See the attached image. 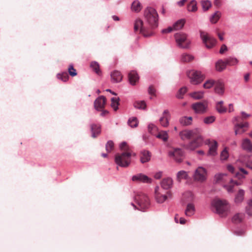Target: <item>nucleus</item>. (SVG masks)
I'll return each instance as SVG.
<instances>
[{"label":"nucleus","mask_w":252,"mask_h":252,"mask_svg":"<svg viewBox=\"0 0 252 252\" xmlns=\"http://www.w3.org/2000/svg\"><path fill=\"white\" fill-rule=\"evenodd\" d=\"M144 16L150 27H146L142 20L137 19L134 22V30L145 37H149L154 34L153 29L158 26V14L155 9L148 7L145 10Z\"/></svg>","instance_id":"nucleus-1"},{"label":"nucleus","mask_w":252,"mask_h":252,"mask_svg":"<svg viewBox=\"0 0 252 252\" xmlns=\"http://www.w3.org/2000/svg\"><path fill=\"white\" fill-rule=\"evenodd\" d=\"M120 148L123 153L116 155L115 161L121 167H128L131 162V157L135 156V154L132 152L126 142H122L120 145Z\"/></svg>","instance_id":"nucleus-2"},{"label":"nucleus","mask_w":252,"mask_h":252,"mask_svg":"<svg viewBox=\"0 0 252 252\" xmlns=\"http://www.w3.org/2000/svg\"><path fill=\"white\" fill-rule=\"evenodd\" d=\"M211 204L216 213L221 217H226L231 212V205L226 200L214 199Z\"/></svg>","instance_id":"nucleus-3"},{"label":"nucleus","mask_w":252,"mask_h":252,"mask_svg":"<svg viewBox=\"0 0 252 252\" xmlns=\"http://www.w3.org/2000/svg\"><path fill=\"white\" fill-rule=\"evenodd\" d=\"M135 201L138 206L136 207L132 204L133 207L139 210L142 211L149 207L150 206V200L148 197L144 193H140L135 197Z\"/></svg>","instance_id":"nucleus-4"},{"label":"nucleus","mask_w":252,"mask_h":252,"mask_svg":"<svg viewBox=\"0 0 252 252\" xmlns=\"http://www.w3.org/2000/svg\"><path fill=\"white\" fill-rule=\"evenodd\" d=\"M177 45L183 49H189L190 45V41L186 34L183 32H178L174 35Z\"/></svg>","instance_id":"nucleus-5"},{"label":"nucleus","mask_w":252,"mask_h":252,"mask_svg":"<svg viewBox=\"0 0 252 252\" xmlns=\"http://www.w3.org/2000/svg\"><path fill=\"white\" fill-rule=\"evenodd\" d=\"M187 75L190 79V82L193 85H198L204 80V76L202 73L197 70H190L187 72Z\"/></svg>","instance_id":"nucleus-6"},{"label":"nucleus","mask_w":252,"mask_h":252,"mask_svg":"<svg viewBox=\"0 0 252 252\" xmlns=\"http://www.w3.org/2000/svg\"><path fill=\"white\" fill-rule=\"evenodd\" d=\"M155 199L158 203H162L168 198L171 197V193L169 191L164 192V190L159 187H157L155 190Z\"/></svg>","instance_id":"nucleus-7"},{"label":"nucleus","mask_w":252,"mask_h":252,"mask_svg":"<svg viewBox=\"0 0 252 252\" xmlns=\"http://www.w3.org/2000/svg\"><path fill=\"white\" fill-rule=\"evenodd\" d=\"M200 134L199 129H194L192 130H184L179 133V136L183 140L189 139L191 138H195L199 137Z\"/></svg>","instance_id":"nucleus-8"},{"label":"nucleus","mask_w":252,"mask_h":252,"mask_svg":"<svg viewBox=\"0 0 252 252\" xmlns=\"http://www.w3.org/2000/svg\"><path fill=\"white\" fill-rule=\"evenodd\" d=\"M206 145L208 146V156L215 157L218 155V144L216 140L213 139L206 140Z\"/></svg>","instance_id":"nucleus-9"},{"label":"nucleus","mask_w":252,"mask_h":252,"mask_svg":"<svg viewBox=\"0 0 252 252\" xmlns=\"http://www.w3.org/2000/svg\"><path fill=\"white\" fill-rule=\"evenodd\" d=\"M193 179L195 182H203L205 180V168L202 166L198 167L194 172Z\"/></svg>","instance_id":"nucleus-10"},{"label":"nucleus","mask_w":252,"mask_h":252,"mask_svg":"<svg viewBox=\"0 0 252 252\" xmlns=\"http://www.w3.org/2000/svg\"><path fill=\"white\" fill-rule=\"evenodd\" d=\"M169 156L172 157L177 162H181L183 159V152L179 148L174 149L172 151L169 152Z\"/></svg>","instance_id":"nucleus-11"},{"label":"nucleus","mask_w":252,"mask_h":252,"mask_svg":"<svg viewBox=\"0 0 252 252\" xmlns=\"http://www.w3.org/2000/svg\"><path fill=\"white\" fill-rule=\"evenodd\" d=\"M170 119V115L169 111L167 110H164L159 120L160 125L163 127H167L169 126Z\"/></svg>","instance_id":"nucleus-12"},{"label":"nucleus","mask_w":252,"mask_h":252,"mask_svg":"<svg viewBox=\"0 0 252 252\" xmlns=\"http://www.w3.org/2000/svg\"><path fill=\"white\" fill-rule=\"evenodd\" d=\"M249 124L248 122L244 123H236L234 126V130L235 135L240 134L246 131V129L249 127Z\"/></svg>","instance_id":"nucleus-13"},{"label":"nucleus","mask_w":252,"mask_h":252,"mask_svg":"<svg viewBox=\"0 0 252 252\" xmlns=\"http://www.w3.org/2000/svg\"><path fill=\"white\" fill-rule=\"evenodd\" d=\"M106 104V98L103 96L98 97L94 102L95 108L97 110H102Z\"/></svg>","instance_id":"nucleus-14"},{"label":"nucleus","mask_w":252,"mask_h":252,"mask_svg":"<svg viewBox=\"0 0 252 252\" xmlns=\"http://www.w3.org/2000/svg\"><path fill=\"white\" fill-rule=\"evenodd\" d=\"M193 140L191 142L188 146V148L193 150L199 147L202 143V138L199 134V137L193 138Z\"/></svg>","instance_id":"nucleus-15"},{"label":"nucleus","mask_w":252,"mask_h":252,"mask_svg":"<svg viewBox=\"0 0 252 252\" xmlns=\"http://www.w3.org/2000/svg\"><path fill=\"white\" fill-rule=\"evenodd\" d=\"M132 180L133 181H139L146 183H151L152 181L151 179L142 174H138L133 176Z\"/></svg>","instance_id":"nucleus-16"},{"label":"nucleus","mask_w":252,"mask_h":252,"mask_svg":"<svg viewBox=\"0 0 252 252\" xmlns=\"http://www.w3.org/2000/svg\"><path fill=\"white\" fill-rule=\"evenodd\" d=\"M215 92L217 94L222 95L224 92V83L218 80L216 82Z\"/></svg>","instance_id":"nucleus-17"},{"label":"nucleus","mask_w":252,"mask_h":252,"mask_svg":"<svg viewBox=\"0 0 252 252\" xmlns=\"http://www.w3.org/2000/svg\"><path fill=\"white\" fill-rule=\"evenodd\" d=\"M128 80L130 84L132 85H135L139 80V76L135 71H131L128 75Z\"/></svg>","instance_id":"nucleus-18"},{"label":"nucleus","mask_w":252,"mask_h":252,"mask_svg":"<svg viewBox=\"0 0 252 252\" xmlns=\"http://www.w3.org/2000/svg\"><path fill=\"white\" fill-rule=\"evenodd\" d=\"M226 61L221 59L218 60L215 63V69L217 71L222 72L226 68Z\"/></svg>","instance_id":"nucleus-19"},{"label":"nucleus","mask_w":252,"mask_h":252,"mask_svg":"<svg viewBox=\"0 0 252 252\" xmlns=\"http://www.w3.org/2000/svg\"><path fill=\"white\" fill-rule=\"evenodd\" d=\"M192 108L196 113H203L205 111V104L203 102H199L192 105Z\"/></svg>","instance_id":"nucleus-20"},{"label":"nucleus","mask_w":252,"mask_h":252,"mask_svg":"<svg viewBox=\"0 0 252 252\" xmlns=\"http://www.w3.org/2000/svg\"><path fill=\"white\" fill-rule=\"evenodd\" d=\"M151 154L147 150H143L140 153V161L144 163L149 161L151 159Z\"/></svg>","instance_id":"nucleus-21"},{"label":"nucleus","mask_w":252,"mask_h":252,"mask_svg":"<svg viewBox=\"0 0 252 252\" xmlns=\"http://www.w3.org/2000/svg\"><path fill=\"white\" fill-rule=\"evenodd\" d=\"M123 76L121 73L118 71L115 70L111 73V80L113 83H118L122 80Z\"/></svg>","instance_id":"nucleus-22"},{"label":"nucleus","mask_w":252,"mask_h":252,"mask_svg":"<svg viewBox=\"0 0 252 252\" xmlns=\"http://www.w3.org/2000/svg\"><path fill=\"white\" fill-rule=\"evenodd\" d=\"M227 180V176L225 173H218L214 176V181L216 183H223Z\"/></svg>","instance_id":"nucleus-23"},{"label":"nucleus","mask_w":252,"mask_h":252,"mask_svg":"<svg viewBox=\"0 0 252 252\" xmlns=\"http://www.w3.org/2000/svg\"><path fill=\"white\" fill-rule=\"evenodd\" d=\"M173 184L172 179L170 178H167L163 179L161 182V186L163 190L168 189L171 188Z\"/></svg>","instance_id":"nucleus-24"},{"label":"nucleus","mask_w":252,"mask_h":252,"mask_svg":"<svg viewBox=\"0 0 252 252\" xmlns=\"http://www.w3.org/2000/svg\"><path fill=\"white\" fill-rule=\"evenodd\" d=\"M221 16V12L219 11H216L210 16L209 18V21L213 24H216L219 20Z\"/></svg>","instance_id":"nucleus-25"},{"label":"nucleus","mask_w":252,"mask_h":252,"mask_svg":"<svg viewBox=\"0 0 252 252\" xmlns=\"http://www.w3.org/2000/svg\"><path fill=\"white\" fill-rule=\"evenodd\" d=\"M216 44V40L206 33V48H211Z\"/></svg>","instance_id":"nucleus-26"},{"label":"nucleus","mask_w":252,"mask_h":252,"mask_svg":"<svg viewBox=\"0 0 252 252\" xmlns=\"http://www.w3.org/2000/svg\"><path fill=\"white\" fill-rule=\"evenodd\" d=\"M245 215L242 213H237L235 214L232 218V221L235 223L241 222L244 219Z\"/></svg>","instance_id":"nucleus-27"},{"label":"nucleus","mask_w":252,"mask_h":252,"mask_svg":"<svg viewBox=\"0 0 252 252\" xmlns=\"http://www.w3.org/2000/svg\"><path fill=\"white\" fill-rule=\"evenodd\" d=\"M242 147L245 150L251 151L252 150V144L249 139H245L242 141Z\"/></svg>","instance_id":"nucleus-28"},{"label":"nucleus","mask_w":252,"mask_h":252,"mask_svg":"<svg viewBox=\"0 0 252 252\" xmlns=\"http://www.w3.org/2000/svg\"><path fill=\"white\" fill-rule=\"evenodd\" d=\"M245 191L243 189H240L239 190L238 193L235 196L234 201L236 203H240L242 202L244 199V196Z\"/></svg>","instance_id":"nucleus-29"},{"label":"nucleus","mask_w":252,"mask_h":252,"mask_svg":"<svg viewBox=\"0 0 252 252\" xmlns=\"http://www.w3.org/2000/svg\"><path fill=\"white\" fill-rule=\"evenodd\" d=\"M189 178L188 173L184 170L179 171L177 174V180L179 182L183 179H188Z\"/></svg>","instance_id":"nucleus-30"},{"label":"nucleus","mask_w":252,"mask_h":252,"mask_svg":"<svg viewBox=\"0 0 252 252\" xmlns=\"http://www.w3.org/2000/svg\"><path fill=\"white\" fill-rule=\"evenodd\" d=\"M225 60L227 65L229 66H235L239 63V60L237 58L233 57H229Z\"/></svg>","instance_id":"nucleus-31"},{"label":"nucleus","mask_w":252,"mask_h":252,"mask_svg":"<svg viewBox=\"0 0 252 252\" xmlns=\"http://www.w3.org/2000/svg\"><path fill=\"white\" fill-rule=\"evenodd\" d=\"M92 136L96 137L100 133V127L99 125L93 124L91 126Z\"/></svg>","instance_id":"nucleus-32"},{"label":"nucleus","mask_w":252,"mask_h":252,"mask_svg":"<svg viewBox=\"0 0 252 252\" xmlns=\"http://www.w3.org/2000/svg\"><path fill=\"white\" fill-rule=\"evenodd\" d=\"M216 108L217 111L220 113H223L226 112L227 109L223 105V101H220L217 102L216 105Z\"/></svg>","instance_id":"nucleus-33"},{"label":"nucleus","mask_w":252,"mask_h":252,"mask_svg":"<svg viewBox=\"0 0 252 252\" xmlns=\"http://www.w3.org/2000/svg\"><path fill=\"white\" fill-rule=\"evenodd\" d=\"M90 66L98 75L100 76L101 75V71L99 68V64L98 63L93 62L91 63Z\"/></svg>","instance_id":"nucleus-34"},{"label":"nucleus","mask_w":252,"mask_h":252,"mask_svg":"<svg viewBox=\"0 0 252 252\" xmlns=\"http://www.w3.org/2000/svg\"><path fill=\"white\" fill-rule=\"evenodd\" d=\"M142 9V6L138 0L134 1L131 4V9L136 12H139Z\"/></svg>","instance_id":"nucleus-35"},{"label":"nucleus","mask_w":252,"mask_h":252,"mask_svg":"<svg viewBox=\"0 0 252 252\" xmlns=\"http://www.w3.org/2000/svg\"><path fill=\"white\" fill-rule=\"evenodd\" d=\"M194 212V206L192 204H188L185 210V215L187 216H191Z\"/></svg>","instance_id":"nucleus-36"},{"label":"nucleus","mask_w":252,"mask_h":252,"mask_svg":"<svg viewBox=\"0 0 252 252\" xmlns=\"http://www.w3.org/2000/svg\"><path fill=\"white\" fill-rule=\"evenodd\" d=\"M157 137L162 140L164 142H166L168 139V132L166 131L161 130L157 135Z\"/></svg>","instance_id":"nucleus-37"},{"label":"nucleus","mask_w":252,"mask_h":252,"mask_svg":"<svg viewBox=\"0 0 252 252\" xmlns=\"http://www.w3.org/2000/svg\"><path fill=\"white\" fill-rule=\"evenodd\" d=\"M192 118L191 117H183L180 119V123L183 126H188L191 124Z\"/></svg>","instance_id":"nucleus-38"},{"label":"nucleus","mask_w":252,"mask_h":252,"mask_svg":"<svg viewBox=\"0 0 252 252\" xmlns=\"http://www.w3.org/2000/svg\"><path fill=\"white\" fill-rule=\"evenodd\" d=\"M111 106L113 108L114 111H117L118 109V106L119 105V98L117 97H112L111 99Z\"/></svg>","instance_id":"nucleus-39"},{"label":"nucleus","mask_w":252,"mask_h":252,"mask_svg":"<svg viewBox=\"0 0 252 252\" xmlns=\"http://www.w3.org/2000/svg\"><path fill=\"white\" fill-rule=\"evenodd\" d=\"M193 59V56L187 53L183 54L181 56V61L185 63L191 62Z\"/></svg>","instance_id":"nucleus-40"},{"label":"nucleus","mask_w":252,"mask_h":252,"mask_svg":"<svg viewBox=\"0 0 252 252\" xmlns=\"http://www.w3.org/2000/svg\"><path fill=\"white\" fill-rule=\"evenodd\" d=\"M185 23V21L183 19L178 20L173 26L174 30H179L181 29L184 26Z\"/></svg>","instance_id":"nucleus-41"},{"label":"nucleus","mask_w":252,"mask_h":252,"mask_svg":"<svg viewBox=\"0 0 252 252\" xmlns=\"http://www.w3.org/2000/svg\"><path fill=\"white\" fill-rule=\"evenodd\" d=\"M240 172H237L235 174V176L239 179H244L245 176V175L248 174V172L244 168L239 167Z\"/></svg>","instance_id":"nucleus-42"},{"label":"nucleus","mask_w":252,"mask_h":252,"mask_svg":"<svg viewBox=\"0 0 252 252\" xmlns=\"http://www.w3.org/2000/svg\"><path fill=\"white\" fill-rule=\"evenodd\" d=\"M134 107L137 109H144L146 107V102L144 101H137L133 104Z\"/></svg>","instance_id":"nucleus-43"},{"label":"nucleus","mask_w":252,"mask_h":252,"mask_svg":"<svg viewBox=\"0 0 252 252\" xmlns=\"http://www.w3.org/2000/svg\"><path fill=\"white\" fill-rule=\"evenodd\" d=\"M189 95L195 99H200L203 97L204 93L203 92H195L190 93Z\"/></svg>","instance_id":"nucleus-44"},{"label":"nucleus","mask_w":252,"mask_h":252,"mask_svg":"<svg viewBox=\"0 0 252 252\" xmlns=\"http://www.w3.org/2000/svg\"><path fill=\"white\" fill-rule=\"evenodd\" d=\"M188 10L189 11L195 12L197 10L196 2L195 0H192L188 5Z\"/></svg>","instance_id":"nucleus-45"},{"label":"nucleus","mask_w":252,"mask_h":252,"mask_svg":"<svg viewBox=\"0 0 252 252\" xmlns=\"http://www.w3.org/2000/svg\"><path fill=\"white\" fill-rule=\"evenodd\" d=\"M57 78L63 81L66 82L69 78L68 74L66 72H63L61 73H59L57 75Z\"/></svg>","instance_id":"nucleus-46"},{"label":"nucleus","mask_w":252,"mask_h":252,"mask_svg":"<svg viewBox=\"0 0 252 252\" xmlns=\"http://www.w3.org/2000/svg\"><path fill=\"white\" fill-rule=\"evenodd\" d=\"M229 157V153L226 148H225L221 152L220 158L221 160H226Z\"/></svg>","instance_id":"nucleus-47"},{"label":"nucleus","mask_w":252,"mask_h":252,"mask_svg":"<svg viewBox=\"0 0 252 252\" xmlns=\"http://www.w3.org/2000/svg\"><path fill=\"white\" fill-rule=\"evenodd\" d=\"M128 124L131 127H136L138 125V121L137 118L135 117L130 118L128 121Z\"/></svg>","instance_id":"nucleus-48"},{"label":"nucleus","mask_w":252,"mask_h":252,"mask_svg":"<svg viewBox=\"0 0 252 252\" xmlns=\"http://www.w3.org/2000/svg\"><path fill=\"white\" fill-rule=\"evenodd\" d=\"M68 72L69 74L72 77L75 76L77 74L76 70L74 68L72 65H69L68 68Z\"/></svg>","instance_id":"nucleus-49"},{"label":"nucleus","mask_w":252,"mask_h":252,"mask_svg":"<svg viewBox=\"0 0 252 252\" xmlns=\"http://www.w3.org/2000/svg\"><path fill=\"white\" fill-rule=\"evenodd\" d=\"M114 148V143L112 141H108L106 144L105 149L107 152H110Z\"/></svg>","instance_id":"nucleus-50"},{"label":"nucleus","mask_w":252,"mask_h":252,"mask_svg":"<svg viewBox=\"0 0 252 252\" xmlns=\"http://www.w3.org/2000/svg\"><path fill=\"white\" fill-rule=\"evenodd\" d=\"M187 88L186 87H183L181 88L177 93V97L178 98H182L183 95L187 92Z\"/></svg>","instance_id":"nucleus-51"},{"label":"nucleus","mask_w":252,"mask_h":252,"mask_svg":"<svg viewBox=\"0 0 252 252\" xmlns=\"http://www.w3.org/2000/svg\"><path fill=\"white\" fill-rule=\"evenodd\" d=\"M216 82L214 80L209 79L206 81V89H210L212 88L215 84H216Z\"/></svg>","instance_id":"nucleus-52"},{"label":"nucleus","mask_w":252,"mask_h":252,"mask_svg":"<svg viewBox=\"0 0 252 252\" xmlns=\"http://www.w3.org/2000/svg\"><path fill=\"white\" fill-rule=\"evenodd\" d=\"M216 120V117L214 116L206 117V124H210L213 123Z\"/></svg>","instance_id":"nucleus-53"},{"label":"nucleus","mask_w":252,"mask_h":252,"mask_svg":"<svg viewBox=\"0 0 252 252\" xmlns=\"http://www.w3.org/2000/svg\"><path fill=\"white\" fill-rule=\"evenodd\" d=\"M223 187L226 189V190L228 192H233V189L234 186L233 185V184L230 185H224Z\"/></svg>","instance_id":"nucleus-54"},{"label":"nucleus","mask_w":252,"mask_h":252,"mask_svg":"<svg viewBox=\"0 0 252 252\" xmlns=\"http://www.w3.org/2000/svg\"><path fill=\"white\" fill-rule=\"evenodd\" d=\"M148 131L151 133H153V131L157 129V126L153 124H149L148 126Z\"/></svg>","instance_id":"nucleus-55"},{"label":"nucleus","mask_w":252,"mask_h":252,"mask_svg":"<svg viewBox=\"0 0 252 252\" xmlns=\"http://www.w3.org/2000/svg\"><path fill=\"white\" fill-rule=\"evenodd\" d=\"M228 50L227 46L225 44L222 45L221 46L219 53L220 54H223L225 52L227 51Z\"/></svg>","instance_id":"nucleus-56"},{"label":"nucleus","mask_w":252,"mask_h":252,"mask_svg":"<svg viewBox=\"0 0 252 252\" xmlns=\"http://www.w3.org/2000/svg\"><path fill=\"white\" fill-rule=\"evenodd\" d=\"M156 90L153 86H150L148 89V93L151 95H155Z\"/></svg>","instance_id":"nucleus-57"},{"label":"nucleus","mask_w":252,"mask_h":252,"mask_svg":"<svg viewBox=\"0 0 252 252\" xmlns=\"http://www.w3.org/2000/svg\"><path fill=\"white\" fill-rule=\"evenodd\" d=\"M174 30L173 27H168L167 29H165L162 30V33H166L172 32Z\"/></svg>","instance_id":"nucleus-58"},{"label":"nucleus","mask_w":252,"mask_h":252,"mask_svg":"<svg viewBox=\"0 0 252 252\" xmlns=\"http://www.w3.org/2000/svg\"><path fill=\"white\" fill-rule=\"evenodd\" d=\"M214 4L217 7H220L222 4V0H214Z\"/></svg>","instance_id":"nucleus-59"},{"label":"nucleus","mask_w":252,"mask_h":252,"mask_svg":"<svg viewBox=\"0 0 252 252\" xmlns=\"http://www.w3.org/2000/svg\"><path fill=\"white\" fill-rule=\"evenodd\" d=\"M227 169L229 172L232 173L234 172V167L231 164H228L227 165Z\"/></svg>","instance_id":"nucleus-60"},{"label":"nucleus","mask_w":252,"mask_h":252,"mask_svg":"<svg viewBox=\"0 0 252 252\" xmlns=\"http://www.w3.org/2000/svg\"><path fill=\"white\" fill-rule=\"evenodd\" d=\"M246 211L249 215H252V208H249L248 205L246 208Z\"/></svg>","instance_id":"nucleus-61"},{"label":"nucleus","mask_w":252,"mask_h":252,"mask_svg":"<svg viewBox=\"0 0 252 252\" xmlns=\"http://www.w3.org/2000/svg\"><path fill=\"white\" fill-rule=\"evenodd\" d=\"M241 114L242 115V119H246L250 117V114H248L246 113L245 112H241Z\"/></svg>","instance_id":"nucleus-62"},{"label":"nucleus","mask_w":252,"mask_h":252,"mask_svg":"<svg viewBox=\"0 0 252 252\" xmlns=\"http://www.w3.org/2000/svg\"><path fill=\"white\" fill-rule=\"evenodd\" d=\"M212 6V4L211 1L208 0H206V11L209 8Z\"/></svg>","instance_id":"nucleus-63"},{"label":"nucleus","mask_w":252,"mask_h":252,"mask_svg":"<svg viewBox=\"0 0 252 252\" xmlns=\"http://www.w3.org/2000/svg\"><path fill=\"white\" fill-rule=\"evenodd\" d=\"M162 172H158L156 174H155L154 177L156 179H160L161 176H162Z\"/></svg>","instance_id":"nucleus-64"}]
</instances>
